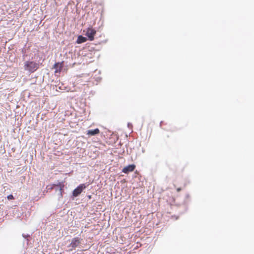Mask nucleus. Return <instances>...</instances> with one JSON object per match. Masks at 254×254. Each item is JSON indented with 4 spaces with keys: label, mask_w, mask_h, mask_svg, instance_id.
Returning <instances> with one entry per match:
<instances>
[{
    "label": "nucleus",
    "mask_w": 254,
    "mask_h": 254,
    "mask_svg": "<svg viewBox=\"0 0 254 254\" xmlns=\"http://www.w3.org/2000/svg\"><path fill=\"white\" fill-rule=\"evenodd\" d=\"M7 197L9 200L14 199V197L12 194L8 195Z\"/></svg>",
    "instance_id": "nucleus-10"
},
{
    "label": "nucleus",
    "mask_w": 254,
    "mask_h": 254,
    "mask_svg": "<svg viewBox=\"0 0 254 254\" xmlns=\"http://www.w3.org/2000/svg\"><path fill=\"white\" fill-rule=\"evenodd\" d=\"M54 186H56L59 188V193H60V197L62 198L63 197V188L64 187V185L62 183H59V184L56 185L54 184Z\"/></svg>",
    "instance_id": "nucleus-7"
},
{
    "label": "nucleus",
    "mask_w": 254,
    "mask_h": 254,
    "mask_svg": "<svg viewBox=\"0 0 254 254\" xmlns=\"http://www.w3.org/2000/svg\"><path fill=\"white\" fill-rule=\"evenodd\" d=\"M64 67V62L56 63L54 65V68L55 69V73H60Z\"/></svg>",
    "instance_id": "nucleus-4"
},
{
    "label": "nucleus",
    "mask_w": 254,
    "mask_h": 254,
    "mask_svg": "<svg viewBox=\"0 0 254 254\" xmlns=\"http://www.w3.org/2000/svg\"><path fill=\"white\" fill-rule=\"evenodd\" d=\"M180 190H181V189H177V191H180Z\"/></svg>",
    "instance_id": "nucleus-11"
},
{
    "label": "nucleus",
    "mask_w": 254,
    "mask_h": 254,
    "mask_svg": "<svg viewBox=\"0 0 254 254\" xmlns=\"http://www.w3.org/2000/svg\"><path fill=\"white\" fill-rule=\"evenodd\" d=\"M100 133V130L98 128H96L93 130H88L87 134L91 136L98 134Z\"/></svg>",
    "instance_id": "nucleus-8"
},
{
    "label": "nucleus",
    "mask_w": 254,
    "mask_h": 254,
    "mask_svg": "<svg viewBox=\"0 0 254 254\" xmlns=\"http://www.w3.org/2000/svg\"><path fill=\"white\" fill-rule=\"evenodd\" d=\"M80 244V239L78 237H75L71 240V242L69 245V247H71L73 249L76 248Z\"/></svg>",
    "instance_id": "nucleus-5"
},
{
    "label": "nucleus",
    "mask_w": 254,
    "mask_h": 254,
    "mask_svg": "<svg viewBox=\"0 0 254 254\" xmlns=\"http://www.w3.org/2000/svg\"><path fill=\"white\" fill-rule=\"evenodd\" d=\"M86 186L85 184H80L79 186H78L76 189H75L73 192L72 195L74 197H76L79 195L83 191L84 189L86 188Z\"/></svg>",
    "instance_id": "nucleus-2"
},
{
    "label": "nucleus",
    "mask_w": 254,
    "mask_h": 254,
    "mask_svg": "<svg viewBox=\"0 0 254 254\" xmlns=\"http://www.w3.org/2000/svg\"><path fill=\"white\" fill-rule=\"evenodd\" d=\"M39 64L35 62L28 61L24 63V70L28 71L30 73L35 72L39 68Z\"/></svg>",
    "instance_id": "nucleus-1"
},
{
    "label": "nucleus",
    "mask_w": 254,
    "mask_h": 254,
    "mask_svg": "<svg viewBox=\"0 0 254 254\" xmlns=\"http://www.w3.org/2000/svg\"><path fill=\"white\" fill-rule=\"evenodd\" d=\"M87 41L86 38L80 35L77 37L76 43L78 44H81Z\"/></svg>",
    "instance_id": "nucleus-9"
},
{
    "label": "nucleus",
    "mask_w": 254,
    "mask_h": 254,
    "mask_svg": "<svg viewBox=\"0 0 254 254\" xmlns=\"http://www.w3.org/2000/svg\"><path fill=\"white\" fill-rule=\"evenodd\" d=\"M135 168V166L134 164L129 165L124 167L122 172L125 174H128L129 172H132Z\"/></svg>",
    "instance_id": "nucleus-6"
},
{
    "label": "nucleus",
    "mask_w": 254,
    "mask_h": 254,
    "mask_svg": "<svg viewBox=\"0 0 254 254\" xmlns=\"http://www.w3.org/2000/svg\"><path fill=\"white\" fill-rule=\"evenodd\" d=\"M96 34V31L94 29L91 27L88 28L87 29L85 35L88 37L90 41H93L94 39V36Z\"/></svg>",
    "instance_id": "nucleus-3"
}]
</instances>
